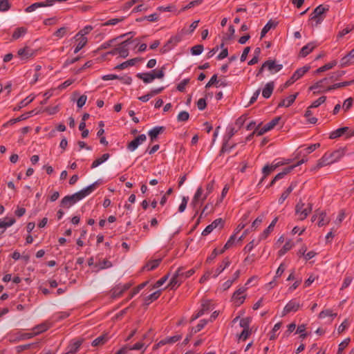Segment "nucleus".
I'll use <instances>...</instances> for the list:
<instances>
[{
	"instance_id": "7c9ffc66",
	"label": "nucleus",
	"mask_w": 354,
	"mask_h": 354,
	"mask_svg": "<svg viewBox=\"0 0 354 354\" xmlns=\"http://www.w3.org/2000/svg\"><path fill=\"white\" fill-rule=\"evenodd\" d=\"M239 274H240V271L239 270L236 271L234 272V274H233V279H230V280H227V281H225L223 283V289L224 290L228 289L232 285L234 281L239 278Z\"/></svg>"
},
{
	"instance_id": "5fc2aeb1",
	"label": "nucleus",
	"mask_w": 354,
	"mask_h": 354,
	"mask_svg": "<svg viewBox=\"0 0 354 354\" xmlns=\"http://www.w3.org/2000/svg\"><path fill=\"white\" fill-rule=\"evenodd\" d=\"M160 295V290L156 291L153 293L149 295L147 297L146 302L147 304H149L151 301L157 299L159 297Z\"/></svg>"
},
{
	"instance_id": "b1692460",
	"label": "nucleus",
	"mask_w": 354,
	"mask_h": 354,
	"mask_svg": "<svg viewBox=\"0 0 354 354\" xmlns=\"http://www.w3.org/2000/svg\"><path fill=\"white\" fill-rule=\"evenodd\" d=\"M298 93H295L294 95H291L288 97L286 99L283 100L279 104V106H290L295 100Z\"/></svg>"
},
{
	"instance_id": "ddd939ff",
	"label": "nucleus",
	"mask_w": 354,
	"mask_h": 354,
	"mask_svg": "<svg viewBox=\"0 0 354 354\" xmlns=\"http://www.w3.org/2000/svg\"><path fill=\"white\" fill-rule=\"evenodd\" d=\"M131 40L127 39L124 41L122 42L118 46V54L123 58L127 57L129 55V48L128 46L131 44Z\"/></svg>"
},
{
	"instance_id": "6ab92c4d",
	"label": "nucleus",
	"mask_w": 354,
	"mask_h": 354,
	"mask_svg": "<svg viewBox=\"0 0 354 354\" xmlns=\"http://www.w3.org/2000/svg\"><path fill=\"white\" fill-rule=\"evenodd\" d=\"M74 39L77 41V46L75 48L74 53H77L87 43V38L86 37H79L78 36L75 35L74 37Z\"/></svg>"
},
{
	"instance_id": "ea45409f",
	"label": "nucleus",
	"mask_w": 354,
	"mask_h": 354,
	"mask_svg": "<svg viewBox=\"0 0 354 354\" xmlns=\"http://www.w3.org/2000/svg\"><path fill=\"white\" fill-rule=\"evenodd\" d=\"M26 32V30L24 28H17L12 34V38L14 39H17L21 37H23Z\"/></svg>"
},
{
	"instance_id": "a19ab883",
	"label": "nucleus",
	"mask_w": 354,
	"mask_h": 354,
	"mask_svg": "<svg viewBox=\"0 0 354 354\" xmlns=\"http://www.w3.org/2000/svg\"><path fill=\"white\" fill-rule=\"evenodd\" d=\"M329 222V218L326 217L325 212L319 213V226H323Z\"/></svg>"
},
{
	"instance_id": "864d4df0",
	"label": "nucleus",
	"mask_w": 354,
	"mask_h": 354,
	"mask_svg": "<svg viewBox=\"0 0 354 354\" xmlns=\"http://www.w3.org/2000/svg\"><path fill=\"white\" fill-rule=\"evenodd\" d=\"M189 113L185 111H183L178 113L177 116V120L179 122H185L189 119Z\"/></svg>"
},
{
	"instance_id": "f257e3e1",
	"label": "nucleus",
	"mask_w": 354,
	"mask_h": 354,
	"mask_svg": "<svg viewBox=\"0 0 354 354\" xmlns=\"http://www.w3.org/2000/svg\"><path fill=\"white\" fill-rule=\"evenodd\" d=\"M344 155V149H339L331 153H326L318 162L314 169H319L321 167L330 165L338 161Z\"/></svg>"
},
{
	"instance_id": "bb28decb",
	"label": "nucleus",
	"mask_w": 354,
	"mask_h": 354,
	"mask_svg": "<svg viewBox=\"0 0 354 354\" xmlns=\"http://www.w3.org/2000/svg\"><path fill=\"white\" fill-rule=\"evenodd\" d=\"M48 6L47 4V1L46 3H44V2H37V3H32L30 6L27 7L26 8V12H31L35 11L38 8L45 7V6Z\"/></svg>"
},
{
	"instance_id": "bf43d9fd",
	"label": "nucleus",
	"mask_w": 354,
	"mask_h": 354,
	"mask_svg": "<svg viewBox=\"0 0 354 354\" xmlns=\"http://www.w3.org/2000/svg\"><path fill=\"white\" fill-rule=\"evenodd\" d=\"M164 69H165V67H162L160 70H158V71L153 70L151 71V73H153V77H154V80L156 78L162 79L164 77V75H165Z\"/></svg>"
},
{
	"instance_id": "3c124183",
	"label": "nucleus",
	"mask_w": 354,
	"mask_h": 354,
	"mask_svg": "<svg viewBox=\"0 0 354 354\" xmlns=\"http://www.w3.org/2000/svg\"><path fill=\"white\" fill-rule=\"evenodd\" d=\"M281 120L280 117H277L271 120L269 123L265 125L266 128L268 131L272 129Z\"/></svg>"
},
{
	"instance_id": "4d7b16f0",
	"label": "nucleus",
	"mask_w": 354,
	"mask_h": 354,
	"mask_svg": "<svg viewBox=\"0 0 354 354\" xmlns=\"http://www.w3.org/2000/svg\"><path fill=\"white\" fill-rule=\"evenodd\" d=\"M210 310V301H204L201 304V308L198 312H203V315H204L206 312Z\"/></svg>"
},
{
	"instance_id": "09e8293b",
	"label": "nucleus",
	"mask_w": 354,
	"mask_h": 354,
	"mask_svg": "<svg viewBox=\"0 0 354 354\" xmlns=\"http://www.w3.org/2000/svg\"><path fill=\"white\" fill-rule=\"evenodd\" d=\"M219 82H220V80L217 79V75H214L211 77L209 81L207 82V84H206L205 88H208L211 87L213 85H216V86L218 87V84Z\"/></svg>"
},
{
	"instance_id": "423d86ee",
	"label": "nucleus",
	"mask_w": 354,
	"mask_h": 354,
	"mask_svg": "<svg viewBox=\"0 0 354 354\" xmlns=\"http://www.w3.org/2000/svg\"><path fill=\"white\" fill-rule=\"evenodd\" d=\"M147 140V136L145 134H141L136 137L134 140L130 142L127 146L129 151H135L140 145H142Z\"/></svg>"
},
{
	"instance_id": "f03ea898",
	"label": "nucleus",
	"mask_w": 354,
	"mask_h": 354,
	"mask_svg": "<svg viewBox=\"0 0 354 354\" xmlns=\"http://www.w3.org/2000/svg\"><path fill=\"white\" fill-rule=\"evenodd\" d=\"M213 183H209L206 186V191H204L202 187H198L192 198L191 205L196 208L198 205H201L207 196L213 191Z\"/></svg>"
},
{
	"instance_id": "4c0bfd02",
	"label": "nucleus",
	"mask_w": 354,
	"mask_h": 354,
	"mask_svg": "<svg viewBox=\"0 0 354 354\" xmlns=\"http://www.w3.org/2000/svg\"><path fill=\"white\" fill-rule=\"evenodd\" d=\"M223 266L221 265L216 270L214 277H217L226 268H227L230 266V262L228 259H226L225 261H223Z\"/></svg>"
},
{
	"instance_id": "c85d7f7f",
	"label": "nucleus",
	"mask_w": 354,
	"mask_h": 354,
	"mask_svg": "<svg viewBox=\"0 0 354 354\" xmlns=\"http://www.w3.org/2000/svg\"><path fill=\"white\" fill-rule=\"evenodd\" d=\"M35 335H34L32 331L30 333H18L17 334V336H16L15 340H16V341L24 340V339L32 338Z\"/></svg>"
},
{
	"instance_id": "7ed1b4c3",
	"label": "nucleus",
	"mask_w": 354,
	"mask_h": 354,
	"mask_svg": "<svg viewBox=\"0 0 354 354\" xmlns=\"http://www.w3.org/2000/svg\"><path fill=\"white\" fill-rule=\"evenodd\" d=\"M312 211V204L304 203L299 201L295 206V213L299 216V220L305 219Z\"/></svg>"
},
{
	"instance_id": "72a5a7b5",
	"label": "nucleus",
	"mask_w": 354,
	"mask_h": 354,
	"mask_svg": "<svg viewBox=\"0 0 354 354\" xmlns=\"http://www.w3.org/2000/svg\"><path fill=\"white\" fill-rule=\"evenodd\" d=\"M295 167V166H290L288 167L285 168L283 170V171L279 173L277 175L275 176L274 180H278L279 179L283 178L286 174L290 173Z\"/></svg>"
},
{
	"instance_id": "412c9836",
	"label": "nucleus",
	"mask_w": 354,
	"mask_h": 354,
	"mask_svg": "<svg viewBox=\"0 0 354 354\" xmlns=\"http://www.w3.org/2000/svg\"><path fill=\"white\" fill-rule=\"evenodd\" d=\"M18 55L23 59H26L33 55V50L28 47L18 50Z\"/></svg>"
},
{
	"instance_id": "c756f323",
	"label": "nucleus",
	"mask_w": 354,
	"mask_h": 354,
	"mask_svg": "<svg viewBox=\"0 0 354 354\" xmlns=\"http://www.w3.org/2000/svg\"><path fill=\"white\" fill-rule=\"evenodd\" d=\"M336 64H337V61L334 60V61H333L330 63H328V64H325L324 66L319 68L318 69H317V71H315V73H321L331 69L335 66H336Z\"/></svg>"
},
{
	"instance_id": "774afa93",
	"label": "nucleus",
	"mask_w": 354,
	"mask_h": 354,
	"mask_svg": "<svg viewBox=\"0 0 354 354\" xmlns=\"http://www.w3.org/2000/svg\"><path fill=\"white\" fill-rule=\"evenodd\" d=\"M259 243V241H255L254 240H252L245 247L244 250L248 252H250Z\"/></svg>"
},
{
	"instance_id": "e433bc0d",
	"label": "nucleus",
	"mask_w": 354,
	"mask_h": 354,
	"mask_svg": "<svg viewBox=\"0 0 354 354\" xmlns=\"http://www.w3.org/2000/svg\"><path fill=\"white\" fill-rule=\"evenodd\" d=\"M281 327V322H278L274 324V326L270 334V340H274L277 338V335L276 333L280 329Z\"/></svg>"
},
{
	"instance_id": "79ce46f5",
	"label": "nucleus",
	"mask_w": 354,
	"mask_h": 354,
	"mask_svg": "<svg viewBox=\"0 0 354 354\" xmlns=\"http://www.w3.org/2000/svg\"><path fill=\"white\" fill-rule=\"evenodd\" d=\"M124 17L113 18L106 21L102 26H115L120 22L124 21Z\"/></svg>"
},
{
	"instance_id": "338daca9",
	"label": "nucleus",
	"mask_w": 354,
	"mask_h": 354,
	"mask_svg": "<svg viewBox=\"0 0 354 354\" xmlns=\"http://www.w3.org/2000/svg\"><path fill=\"white\" fill-rule=\"evenodd\" d=\"M290 193L291 189H286V190L282 193L280 198H279V203L282 204L284 202V201L288 197Z\"/></svg>"
},
{
	"instance_id": "c9c22d12",
	"label": "nucleus",
	"mask_w": 354,
	"mask_h": 354,
	"mask_svg": "<svg viewBox=\"0 0 354 354\" xmlns=\"http://www.w3.org/2000/svg\"><path fill=\"white\" fill-rule=\"evenodd\" d=\"M107 340V337L106 335H102V336H100L98 337H97L96 339H95L93 342H92V345L93 346H99L100 345H103Z\"/></svg>"
},
{
	"instance_id": "9d476101",
	"label": "nucleus",
	"mask_w": 354,
	"mask_h": 354,
	"mask_svg": "<svg viewBox=\"0 0 354 354\" xmlns=\"http://www.w3.org/2000/svg\"><path fill=\"white\" fill-rule=\"evenodd\" d=\"M264 66H266V68L272 74H274L279 71H281L283 68V65L280 64L276 63L272 60H268L264 63Z\"/></svg>"
},
{
	"instance_id": "49530a36",
	"label": "nucleus",
	"mask_w": 354,
	"mask_h": 354,
	"mask_svg": "<svg viewBox=\"0 0 354 354\" xmlns=\"http://www.w3.org/2000/svg\"><path fill=\"white\" fill-rule=\"evenodd\" d=\"M274 24L272 21H268L265 26L263 28L261 32V38H263L266 34L272 28L274 27Z\"/></svg>"
},
{
	"instance_id": "0e129e2a",
	"label": "nucleus",
	"mask_w": 354,
	"mask_h": 354,
	"mask_svg": "<svg viewBox=\"0 0 354 354\" xmlns=\"http://www.w3.org/2000/svg\"><path fill=\"white\" fill-rule=\"evenodd\" d=\"M180 336H174V337H171L169 338H167L165 340H162L161 342H160L159 344H165L167 343L173 344V343L178 341L180 339Z\"/></svg>"
},
{
	"instance_id": "1a4fd4ad",
	"label": "nucleus",
	"mask_w": 354,
	"mask_h": 354,
	"mask_svg": "<svg viewBox=\"0 0 354 354\" xmlns=\"http://www.w3.org/2000/svg\"><path fill=\"white\" fill-rule=\"evenodd\" d=\"M79 198H77V195L76 196L75 193L73 195L66 196L64 197L61 201L62 206L64 207H70L79 201Z\"/></svg>"
},
{
	"instance_id": "20e7f679",
	"label": "nucleus",
	"mask_w": 354,
	"mask_h": 354,
	"mask_svg": "<svg viewBox=\"0 0 354 354\" xmlns=\"http://www.w3.org/2000/svg\"><path fill=\"white\" fill-rule=\"evenodd\" d=\"M183 274L184 272L181 268H178L175 272L169 283V286L171 289H176L182 283L184 279Z\"/></svg>"
},
{
	"instance_id": "6e6d98bb",
	"label": "nucleus",
	"mask_w": 354,
	"mask_h": 354,
	"mask_svg": "<svg viewBox=\"0 0 354 354\" xmlns=\"http://www.w3.org/2000/svg\"><path fill=\"white\" fill-rule=\"evenodd\" d=\"M349 342H350L349 338L345 339L343 342H342L339 344L338 351H337V354H343L342 353L343 351L348 346Z\"/></svg>"
},
{
	"instance_id": "052dcab7",
	"label": "nucleus",
	"mask_w": 354,
	"mask_h": 354,
	"mask_svg": "<svg viewBox=\"0 0 354 354\" xmlns=\"http://www.w3.org/2000/svg\"><path fill=\"white\" fill-rule=\"evenodd\" d=\"M111 266V263L109 261H103L95 265V267L97 268V270H102Z\"/></svg>"
},
{
	"instance_id": "6e6552de",
	"label": "nucleus",
	"mask_w": 354,
	"mask_h": 354,
	"mask_svg": "<svg viewBox=\"0 0 354 354\" xmlns=\"http://www.w3.org/2000/svg\"><path fill=\"white\" fill-rule=\"evenodd\" d=\"M82 345L81 340H72L66 349V352L62 354H75L76 353Z\"/></svg>"
},
{
	"instance_id": "f3484780",
	"label": "nucleus",
	"mask_w": 354,
	"mask_h": 354,
	"mask_svg": "<svg viewBox=\"0 0 354 354\" xmlns=\"http://www.w3.org/2000/svg\"><path fill=\"white\" fill-rule=\"evenodd\" d=\"M310 68V66H304L300 68H298L292 75V79L297 81L304 75Z\"/></svg>"
},
{
	"instance_id": "dca6fc26",
	"label": "nucleus",
	"mask_w": 354,
	"mask_h": 354,
	"mask_svg": "<svg viewBox=\"0 0 354 354\" xmlns=\"http://www.w3.org/2000/svg\"><path fill=\"white\" fill-rule=\"evenodd\" d=\"M317 46V44L315 42H310L302 47L300 50V56L306 57L310 52L313 50V49Z\"/></svg>"
},
{
	"instance_id": "393cba45",
	"label": "nucleus",
	"mask_w": 354,
	"mask_h": 354,
	"mask_svg": "<svg viewBox=\"0 0 354 354\" xmlns=\"http://www.w3.org/2000/svg\"><path fill=\"white\" fill-rule=\"evenodd\" d=\"M49 328V325L46 323H42L34 327L32 330L33 332L34 335H37L46 330H47Z\"/></svg>"
},
{
	"instance_id": "c03bdc74",
	"label": "nucleus",
	"mask_w": 354,
	"mask_h": 354,
	"mask_svg": "<svg viewBox=\"0 0 354 354\" xmlns=\"http://www.w3.org/2000/svg\"><path fill=\"white\" fill-rule=\"evenodd\" d=\"M93 30V26L88 25L76 34L79 37H86L85 35L88 34Z\"/></svg>"
},
{
	"instance_id": "603ef678",
	"label": "nucleus",
	"mask_w": 354,
	"mask_h": 354,
	"mask_svg": "<svg viewBox=\"0 0 354 354\" xmlns=\"http://www.w3.org/2000/svg\"><path fill=\"white\" fill-rule=\"evenodd\" d=\"M235 240L234 235H232L230 236V238L228 239L225 245H224L223 248L220 250V253L222 254L225 252V250L230 248L234 243Z\"/></svg>"
},
{
	"instance_id": "f8f14e48",
	"label": "nucleus",
	"mask_w": 354,
	"mask_h": 354,
	"mask_svg": "<svg viewBox=\"0 0 354 354\" xmlns=\"http://www.w3.org/2000/svg\"><path fill=\"white\" fill-rule=\"evenodd\" d=\"M131 285L129 283H126L124 285H118L115 288H114L111 291V297L113 298H118L120 297L124 292L130 288Z\"/></svg>"
},
{
	"instance_id": "a18cd8bd",
	"label": "nucleus",
	"mask_w": 354,
	"mask_h": 354,
	"mask_svg": "<svg viewBox=\"0 0 354 354\" xmlns=\"http://www.w3.org/2000/svg\"><path fill=\"white\" fill-rule=\"evenodd\" d=\"M203 50V46L198 44L193 46L191 48V53L193 55H199L202 53Z\"/></svg>"
},
{
	"instance_id": "aec40b11",
	"label": "nucleus",
	"mask_w": 354,
	"mask_h": 354,
	"mask_svg": "<svg viewBox=\"0 0 354 354\" xmlns=\"http://www.w3.org/2000/svg\"><path fill=\"white\" fill-rule=\"evenodd\" d=\"M274 84L273 82L267 83L262 91V95L265 98H269L274 90Z\"/></svg>"
},
{
	"instance_id": "680f3d73",
	"label": "nucleus",
	"mask_w": 354,
	"mask_h": 354,
	"mask_svg": "<svg viewBox=\"0 0 354 354\" xmlns=\"http://www.w3.org/2000/svg\"><path fill=\"white\" fill-rule=\"evenodd\" d=\"M10 8V3L8 0L0 1V12L8 11Z\"/></svg>"
},
{
	"instance_id": "473e14b6",
	"label": "nucleus",
	"mask_w": 354,
	"mask_h": 354,
	"mask_svg": "<svg viewBox=\"0 0 354 354\" xmlns=\"http://www.w3.org/2000/svg\"><path fill=\"white\" fill-rule=\"evenodd\" d=\"M293 247V243L291 241H287L283 248L279 251V255L280 257L284 255L288 251H289Z\"/></svg>"
},
{
	"instance_id": "5701e85b",
	"label": "nucleus",
	"mask_w": 354,
	"mask_h": 354,
	"mask_svg": "<svg viewBox=\"0 0 354 354\" xmlns=\"http://www.w3.org/2000/svg\"><path fill=\"white\" fill-rule=\"evenodd\" d=\"M35 99L34 96L29 95L23 100H21L17 106L14 108V111H19L23 107L26 106L28 104H29L30 102L33 101Z\"/></svg>"
},
{
	"instance_id": "8fccbe9b",
	"label": "nucleus",
	"mask_w": 354,
	"mask_h": 354,
	"mask_svg": "<svg viewBox=\"0 0 354 354\" xmlns=\"http://www.w3.org/2000/svg\"><path fill=\"white\" fill-rule=\"evenodd\" d=\"M260 53H261V49L259 48H256L254 50V56L251 60L249 61V62H248L249 65H254L258 62V61H259L258 57H259Z\"/></svg>"
},
{
	"instance_id": "9b49d317",
	"label": "nucleus",
	"mask_w": 354,
	"mask_h": 354,
	"mask_svg": "<svg viewBox=\"0 0 354 354\" xmlns=\"http://www.w3.org/2000/svg\"><path fill=\"white\" fill-rule=\"evenodd\" d=\"M245 291V288L243 287L238 289L233 295L232 299L236 304V305L239 306L244 301L245 295L244 292Z\"/></svg>"
},
{
	"instance_id": "4468645a",
	"label": "nucleus",
	"mask_w": 354,
	"mask_h": 354,
	"mask_svg": "<svg viewBox=\"0 0 354 354\" xmlns=\"http://www.w3.org/2000/svg\"><path fill=\"white\" fill-rule=\"evenodd\" d=\"M96 188V183L86 187V188L82 189L81 191L76 192V196L77 195V198L79 200H82L86 196H88L91 194Z\"/></svg>"
},
{
	"instance_id": "58836bf2",
	"label": "nucleus",
	"mask_w": 354,
	"mask_h": 354,
	"mask_svg": "<svg viewBox=\"0 0 354 354\" xmlns=\"http://www.w3.org/2000/svg\"><path fill=\"white\" fill-rule=\"evenodd\" d=\"M278 166V164L276 165H266L263 168V173L264 174V177L261 180V182H262L264 179V178L268 175L270 172L274 171Z\"/></svg>"
},
{
	"instance_id": "2f4dec72",
	"label": "nucleus",
	"mask_w": 354,
	"mask_h": 354,
	"mask_svg": "<svg viewBox=\"0 0 354 354\" xmlns=\"http://www.w3.org/2000/svg\"><path fill=\"white\" fill-rule=\"evenodd\" d=\"M109 158V155L108 153L103 154L101 158L93 161V162L92 163L91 167L95 168V167H98L102 163H103L104 162L107 160Z\"/></svg>"
},
{
	"instance_id": "f704fd0d",
	"label": "nucleus",
	"mask_w": 354,
	"mask_h": 354,
	"mask_svg": "<svg viewBox=\"0 0 354 354\" xmlns=\"http://www.w3.org/2000/svg\"><path fill=\"white\" fill-rule=\"evenodd\" d=\"M33 113H34V111H29L26 113L22 114L21 115H20L19 117H18L15 119L11 120L10 122L16 123V122L26 120L27 118H28L29 117L32 115Z\"/></svg>"
},
{
	"instance_id": "2eb2a0df",
	"label": "nucleus",
	"mask_w": 354,
	"mask_h": 354,
	"mask_svg": "<svg viewBox=\"0 0 354 354\" xmlns=\"http://www.w3.org/2000/svg\"><path fill=\"white\" fill-rule=\"evenodd\" d=\"M15 223L13 218H4L0 220V235L2 234L7 227L12 226Z\"/></svg>"
},
{
	"instance_id": "37998d69",
	"label": "nucleus",
	"mask_w": 354,
	"mask_h": 354,
	"mask_svg": "<svg viewBox=\"0 0 354 354\" xmlns=\"http://www.w3.org/2000/svg\"><path fill=\"white\" fill-rule=\"evenodd\" d=\"M351 83H352V82H341V83L335 84L333 86L328 87L326 89V91H329L336 89V88H338L340 87L347 86L351 85Z\"/></svg>"
},
{
	"instance_id": "cd10ccee",
	"label": "nucleus",
	"mask_w": 354,
	"mask_h": 354,
	"mask_svg": "<svg viewBox=\"0 0 354 354\" xmlns=\"http://www.w3.org/2000/svg\"><path fill=\"white\" fill-rule=\"evenodd\" d=\"M163 130H164V128L162 127H156L149 131V136L151 137V140H153L160 133H161L163 131Z\"/></svg>"
},
{
	"instance_id": "a211bd4d",
	"label": "nucleus",
	"mask_w": 354,
	"mask_h": 354,
	"mask_svg": "<svg viewBox=\"0 0 354 354\" xmlns=\"http://www.w3.org/2000/svg\"><path fill=\"white\" fill-rule=\"evenodd\" d=\"M136 76L139 79L142 80L145 84L151 83L154 80L151 71L149 73H139Z\"/></svg>"
},
{
	"instance_id": "de8ad7c7",
	"label": "nucleus",
	"mask_w": 354,
	"mask_h": 354,
	"mask_svg": "<svg viewBox=\"0 0 354 354\" xmlns=\"http://www.w3.org/2000/svg\"><path fill=\"white\" fill-rule=\"evenodd\" d=\"M265 218V215L261 214L259 216H258L252 223V228H254V230L257 229L263 221Z\"/></svg>"
},
{
	"instance_id": "4be33fe9",
	"label": "nucleus",
	"mask_w": 354,
	"mask_h": 354,
	"mask_svg": "<svg viewBox=\"0 0 354 354\" xmlns=\"http://www.w3.org/2000/svg\"><path fill=\"white\" fill-rule=\"evenodd\" d=\"M348 129H349L347 127L337 129V130L333 131L330 133L329 138L330 139H336L337 138H339L344 133H347Z\"/></svg>"
},
{
	"instance_id": "39448f33",
	"label": "nucleus",
	"mask_w": 354,
	"mask_h": 354,
	"mask_svg": "<svg viewBox=\"0 0 354 354\" xmlns=\"http://www.w3.org/2000/svg\"><path fill=\"white\" fill-rule=\"evenodd\" d=\"M328 10V6L325 5H319L317 6L311 14V20H314L317 24L320 23L322 20L321 18L322 15H323L325 12Z\"/></svg>"
},
{
	"instance_id": "a878e982",
	"label": "nucleus",
	"mask_w": 354,
	"mask_h": 354,
	"mask_svg": "<svg viewBox=\"0 0 354 354\" xmlns=\"http://www.w3.org/2000/svg\"><path fill=\"white\" fill-rule=\"evenodd\" d=\"M139 60H140V59H138V58H133V59H129L128 61H126V62L118 65L115 67V68L120 69V70L127 68L129 66L135 65L136 63Z\"/></svg>"
},
{
	"instance_id": "e2e57ef3",
	"label": "nucleus",
	"mask_w": 354,
	"mask_h": 354,
	"mask_svg": "<svg viewBox=\"0 0 354 354\" xmlns=\"http://www.w3.org/2000/svg\"><path fill=\"white\" fill-rule=\"evenodd\" d=\"M188 201H189V197H187V196L183 197L182 202L178 207L179 212H183L185 211V209H186Z\"/></svg>"
},
{
	"instance_id": "0eeeda50",
	"label": "nucleus",
	"mask_w": 354,
	"mask_h": 354,
	"mask_svg": "<svg viewBox=\"0 0 354 354\" xmlns=\"http://www.w3.org/2000/svg\"><path fill=\"white\" fill-rule=\"evenodd\" d=\"M300 307V304L297 299L290 300L284 307L283 315L291 312H296Z\"/></svg>"
},
{
	"instance_id": "69168bd1",
	"label": "nucleus",
	"mask_w": 354,
	"mask_h": 354,
	"mask_svg": "<svg viewBox=\"0 0 354 354\" xmlns=\"http://www.w3.org/2000/svg\"><path fill=\"white\" fill-rule=\"evenodd\" d=\"M160 262V259L153 260V261L149 262V263H147L146 268H147L148 270H152L158 266Z\"/></svg>"
},
{
	"instance_id": "13d9d810",
	"label": "nucleus",
	"mask_w": 354,
	"mask_h": 354,
	"mask_svg": "<svg viewBox=\"0 0 354 354\" xmlns=\"http://www.w3.org/2000/svg\"><path fill=\"white\" fill-rule=\"evenodd\" d=\"M326 97L325 96H322L315 101H314L312 104L310 106V108H317L323 104L326 101Z\"/></svg>"
}]
</instances>
